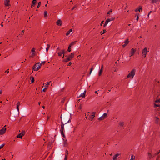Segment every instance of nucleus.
I'll return each mask as SVG.
<instances>
[{
    "label": "nucleus",
    "mask_w": 160,
    "mask_h": 160,
    "mask_svg": "<svg viewBox=\"0 0 160 160\" xmlns=\"http://www.w3.org/2000/svg\"><path fill=\"white\" fill-rule=\"evenodd\" d=\"M41 64L40 62H38L34 65L32 69L35 71H37L41 68Z\"/></svg>",
    "instance_id": "obj_1"
},
{
    "label": "nucleus",
    "mask_w": 160,
    "mask_h": 160,
    "mask_svg": "<svg viewBox=\"0 0 160 160\" xmlns=\"http://www.w3.org/2000/svg\"><path fill=\"white\" fill-rule=\"evenodd\" d=\"M136 70L135 69H133L127 76V78H133L135 74Z\"/></svg>",
    "instance_id": "obj_2"
},
{
    "label": "nucleus",
    "mask_w": 160,
    "mask_h": 160,
    "mask_svg": "<svg viewBox=\"0 0 160 160\" xmlns=\"http://www.w3.org/2000/svg\"><path fill=\"white\" fill-rule=\"evenodd\" d=\"M74 54L73 53H71L66 59L64 60L65 62H67L71 60L74 57Z\"/></svg>",
    "instance_id": "obj_3"
},
{
    "label": "nucleus",
    "mask_w": 160,
    "mask_h": 160,
    "mask_svg": "<svg viewBox=\"0 0 160 160\" xmlns=\"http://www.w3.org/2000/svg\"><path fill=\"white\" fill-rule=\"evenodd\" d=\"M148 52L149 51H148ZM147 49L146 48H145L143 49L142 52V58H144L146 57V55L147 54Z\"/></svg>",
    "instance_id": "obj_4"
},
{
    "label": "nucleus",
    "mask_w": 160,
    "mask_h": 160,
    "mask_svg": "<svg viewBox=\"0 0 160 160\" xmlns=\"http://www.w3.org/2000/svg\"><path fill=\"white\" fill-rule=\"evenodd\" d=\"M69 116H65L63 118V121L65 124L69 122H71L70 119H69Z\"/></svg>",
    "instance_id": "obj_5"
},
{
    "label": "nucleus",
    "mask_w": 160,
    "mask_h": 160,
    "mask_svg": "<svg viewBox=\"0 0 160 160\" xmlns=\"http://www.w3.org/2000/svg\"><path fill=\"white\" fill-rule=\"evenodd\" d=\"M66 51L65 50L63 49L61 50L59 52H58V55L59 56H61L62 54L64 55V54L66 52Z\"/></svg>",
    "instance_id": "obj_6"
},
{
    "label": "nucleus",
    "mask_w": 160,
    "mask_h": 160,
    "mask_svg": "<svg viewBox=\"0 0 160 160\" xmlns=\"http://www.w3.org/2000/svg\"><path fill=\"white\" fill-rule=\"evenodd\" d=\"M107 116V114L106 113H104L102 116L98 118V120L99 121H101L105 119Z\"/></svg>",
    "instance_id": "obj_7"
},
{
    "label": "nucleus",
    "mask_w": 160,
    "mask_h": 160,
    "mask_svg": "<svg viewBox=\"0 0 160 160\" xmlns=\"http://www.w3.org/2000/svg\"><path fill=\"white\" fill-rule=\"evenodd\" d=\"M6 126V125H5L2 129L0 130V135H2L5 133L6 131V128L5 127Z\"/></svg>",
    "instance_id": "obj_8"
},
{
    "label": "nucleus",
    "mask_w": 160,
    "mask_h": 160,
    "mask_svg": "<svg viewBox=\"0 0 160 160\" xmlns=\"http://www.w3.org/2000/svg\"><path fill=\"white\" fill-rule=\"evenodd\" d=\"M136 51V49L132 48L130 51V55L129 56L130 57L133 55L134 54L135 52Z\"/></svg>",
    "instance_id": "obj_9"
},
{
    "label": "nucleus",
    "mask_w": 160,
    "mask_h": 160,
    "mask_svg": "<svg viewBox=\"0 0 160 160\" xmlns=\"http://www.w3.org/2000/svg\"><path fill=\"white\" fill-rule=\"evenodd\" d=\"M25 134V131H22L21 133L18 134L17 136V137L18 138H20L22 137Z\"/></svg>",
    "instance_id": "obj_10"
},
{
    "label": "nucleus",
    "mask_w": 160,
    "mask_h": 160,
    "mask_svg": "<svg viewBox=\"0 0 160 160\" xmlns=\"http://www.w3.org/2000/svg\"><path fill=\"white\" fill-rule=\"evenodd\" d=\"M4 5L6 6H10V0H5L4 1Z\"/></svg>",
    "instance_id": "obj_11"
},
{
    "label": "nucleus",
    "mask_w": 160,
    "mask_h": 160,
    "mask_svg": "<svg viewBox=\"0 0 160 160\" xmlns=\"http://www.w3.org/2000/svg\"><path fill=\"white\" fill-rule=\"evenodd\" d=\"M95 112H93L92 113V115L89 118V120H90L91 121H92L93 120V118L95 117Z\"/></svg>",
    "instance_id": "obj_12"
},
{
    "label": "nucleus",
    "mask_w": 160,
    "mask_h": 160,
    "mask_svg": "<svg viewBox=\"0 0 160 160\" xmlns=\"http://www.w3.org/2000/svg\"><path fill=\"white\" fill-rule=\"evenodd\" d=\"M64 124L63 123L62 121L61 122V129L60 130V132L63 131L64 130Z\"/></svg>",
    "instance_id": "obj_13"
},
{
    "label": "nucleus",
    "mask_w": 160,
    "mask_h": 160,
    "mask_svg": "<svg viewBox=\"0 0 160 160\" xmlns=\"http://www.w3.org/2000/svg\"><path fill=\"white\" fill-rule=\"evenodd\" d=\"M110 19H109V18L107 19L106 20V21L105 24L103 25V27H105L107 26V24L108 23V22H110Z\"/></svg>",
    "instance_id": "obj_14"
},
{
    "label": "nucleus",
    "mask_w": 160,
    "mask_h": 160,
    "mask_svg": "<svg viewBox=\"0 0 160 160\" xmlns=\"http://www.w3.org/2000/svg\"><path fill=\"white\" fill-rule=\"evenodd\" d=\"M57 25L58 26H60L62 25V22L60 19L58 20L56 22Z\"/></svg>",
    "instance_id": "obj_15"
},
{
    "label": "nucleus",
    "mask_w": 160,
    "mask_h": 160,
    "mask_svg": "<svg viewBox=\"0 0 160 160\" xmlns=\"http://www.w3.org/2000/svg\"><path fill=\"white\" fill-rule=\"evenodd\" d=\"M86 90L84 91L83 93H82L78 97H82V98H84L85 96V94L86 92Z\"/></svg>",
    "instance_id": "obj_16"
},
{
    "label": "nucleus",
    "mask_w": 160,
    "mask_h": 160,
    "mask_svg": "<svg viewBox=\"0 0 160 160\" xmlns=\"http://www.w3.org/2000/svg\"><path fill=\"white\" fill-rule=\"evenodd\" d=\"M50 83H51V85H52V83L51 81L47 82V83H44L43 84L44 85L45 84V86L46 87H48V85H50Z\"/></svg>",
    "instance_id": "obj_17"
},
{
    "label": "nucleus",
    "mask_w": 160,
    "mask_h": 160,
    "mask_svg": "<svg viewBox=\"0 0 160 160\" xmlns=\"http://www.w3.org/2000/svg\"><path fill=\"white\" fill-rule=\"evenodd\" d=\"M37 1V0H33L32 1V3L31 4V8H32V6L34 7L35 6Z\"/></svg>",
    "instance_id": "obj_18"
},
{
    "label": "nucleus",
    "mask_w": 160,
    "mask_h": 160,
    "mask_svg": "<svg viewBox=\"0 0 160 160\" xmlns=\"http://www.w3.org/2000/svg\"><path fill=\"white\" fill-rule=\"evenodd\" d=\"M120 155V154L119 153H117L115 155H114V156L113 157V160H116L117 159V158Z\"/></svg>",
    "instance_id": "obj_19"
},
{
    "label": "nucleus",
    "mask_w": 160,
    "mask_h": 160,
    "mask_svg": "<svg viewBox=\"0 0 160 160\" xmlns=\"http://www.w3.org/2000/svg\"><path fill=\"white\" fill-rule=\"evenodd\" d=\"M20 105V102L19 101L18 102V103L17 104V108H16L19 112V106Z\"/></svg>",
    "instance_id": "obj_20"
},
{
    "label": "nucleus",
    "mask_w": 160,
    "mask_h": 160,
    "mask_svg": "<svg viewBox=\"0 0 160 160\" xmlns=\"http://www.w3.org/2000/svg\"><path fill=\"white\" fill-rule=\"evenodd\" d=\"M142 7H141V6H140L138 8H137L135 10V12L139 11V12H140V11L142 10Z\"/></svg>",
    "instance_id": "obj_21"
},
{
    "label": "nucleus",
    "mask_w": 160,
    "mask_h": 160,
    "mask_svg": "<svg viewBox=\"0 0 160 160\" xmlns=\"http://www.w3.org/2000/svg\"><path fill=\"white\" fill-rule=\"evenodd\" d=\"M72 29H71L69 30L68 31L66 34V36H68L70 33L72 32Z\"/></svg>",
    "instance_id": "obj_22"
},
{
    "label": "nucleus",
    "mask_w": 160,
    "mask_h": 160,
    "mask_svg": "<svg viewBox=\"0 0 160 160\" xmlns=\"http://www.w3.org/2000/svg\"><path fill=\"white\" fill-rule=\"evenodd\" d=\"M129 42L128 39H127L124 42V44L127 45Z\"/></svg>",
    "instance_id": "obj_23"
},
{
    "label": "nucleus",
    "mask_w": 160,
    "mask_h": 160,
    "mask_svg": "<svg viewBox=\"0 0 160 160\" xmlns=\"http://www.w3.org/2000/svg\"><path fill=\"white\" fill-rule=\"evenodd\" d=\"M30 79L31 80V83H33L34 81V78L33 77H30Z\"/></svg>",
    "instance_id": "obj_24"
},
{
    "label": "nucleus",
    "mask_w": 160,
    "mask_h": 160,
    "mask_svg": "<svg viewBox=\"0 0 160 160\" xmlns=\"http://www.w3.org/2000/svg\"><path fill=\"white\" fill-rule=\"evenodd\" d=\"M160 1V0H151L152 3H154Z\"/></svg>",
    "instance_id": "obj_25"
},
{
    "label": "nucleus",
    "mask_w": 160,
    "mask_h": 160,
    "mask_svg": "<svg viewBox=\"0 0 160 160\" xmlns=\"http://www.w3.org/2000/svg\"><path fill=\"white\" fill-rule=\"evenodd\" d=\"M76 41L72 42L70 44L69 46H71V47H72V46H73L74 45H75L76 44Z\"/></svg>",
    "instance_id": "obj_26"
},
{
    "label": "nucleus",
    "mask_w": 160,
    "mask_h": 160,
    "mask_svg": "<svg viewBox=\"0 0 160 160\" xmlns=\"http://www.w3.org/2000/svg\"><path fill=\"white\" fill-rule=\"evenodd\" d=\"M50 45L49 44H48L47 45V48H46V51L47 52H48V50L50 48Z\"/></svg>",
    "instance_id": "obj_27"
},
{
    "label": "nucleus",
    "mask_w": 160,
    "mask_h": 160,
    "mask_svg": "<svg viewBox=\"0 0 160 160\" xmlns=\"http://www.w3.org/2000/svg\"><path fill=\"white\" fill-rule=\"evenodd\" d=\"M103 70L102 69H100L99 70L98 73L99 76H100L102 73Z\"/></svg>",
    "instance_id": "obj_28"
},
{
    "label": "nucleus",
    "mask_w": 160,
    "mask_h": 160,
    "mask_svg": "<svg viewBox=\"0 0 160 160\" xmlns=\"http://www.w3.org/2000/svg\"><path fill=\"white\" fill-rule=\"evenodd\" d=\"M119 124L120 126L122 127L124 125V123L123 122H121L119 123Z\"/></svg>",
    "instance_id": "obj_29"
},
{
    "label": "nucleus",
    "mask_w": 160,
    "mask_h": 160,
    "mask_svg": "<svg viewBox=\"0 0 160 160\" xmlns=\"http://www.w3.org/2000/svg\"><path fill=\"white\" fill-rule=\"evenodd\" d=\"M106 32V30H104L103 31H102L100 33H101V35H102L105 32Z\"/></svg>",
    "instance_id": "obj_30"
},
{
    "label": "nucleus",
    "mask_w": 160,
    "mask_h": 160,
    "mask_svg": "<svg viewBox=\"0 0 160 160\" xmlns=\"http://www.w3.org/2000/svg\"><path fill=\"white\" fill-rule=\"evenodd\" d=\"M64 147H66L67 146V140H66V141L64 142Z\"/></svg>",
    "instance_id": "obj_31"
},
{
    "label": "nucleus",
    "mask_w": 160,
    "mask_h": 160,
    "mask_svg": "<svg viewBox=\"0 0 160 160\" xmlns=\"http://www.w3.org/2000/svg\"><path fill=\"white\" fill-rule=\"evenodd\" d=\"M71 46H69L68 48V51L69 52H70L71 51Z\"/></svg>",
    "instance_id": "obj_32"
},
{
    "label": "nucleus",
    "mask_w": 160,
    "mask_h": 160,
    "mask_svg": "<svg viewBox=\"0 0 160 160\" xmlns=\"http://www.w3.org/2000/svg\"><path fill=\"white\" fill-rule=\"evenodd\" d=\"M135 158V156L133 155H132L131 157V158L130 160H134Z\"/></svg>",
    "instance_id": "obj_33"
},
{
    "label": "nucleus",
    "mask_w": 160,
    "mask_h": 160,
    "mask_svg": "<svg viewBox=\"0 0 160 160\" xmlns=\"http://www.w3.org/2000/svg\"><path fill=\"white\" fill-rule=\"evenodd\" d=\"M61 134L62 135V137H64V138H65V136L63 133V131H62V132H61Z\"/></svg>",
    "instance_id": "obj_34"
},
{
    "label": "nucleus",
    "mask_w": 160,
    "mask_h": 160,
    "mask_svg": "<svg viewBox=\"0 0 160 160\" xmlns=\"http://www.w3.org/2000/svg\"><path fill=\"white\" fill-rule=\"evenodd\" d=\"M154 107H160V105L157 104L155 103H154Z\"/></svg>",
    "instance_id": "obj_35"
},
{
    "label": "nucleus",
    "mask_w": 160,
    "mask_h": 160,
    "mask_svg": "<svg viewBox=\"0 0 160 160\" xmlns=\"http://www.w3.org/2000/svg\"><path fill=\"white\" fill-rule=\"evenodd\" d=\"M41 2H39L38 3V5L37 6V8H39V7H40V6H41Z\"/></svg>",
    "instance_id": "obj_36"
},
{
    "label": "nucleus",
    "mask_w": 160,
    "mask_h": 160,
    "mask_svg": "<svg viewBox=\"0 0 160 160\" xmlns=\"http://www.w3.org/2000/svg\"><path fill=\"white\" fill-rule=\"evenodd\" d=\"M5 144V143H3L0 146V149L2 148L4 146Z\"/></svg>",
    "instance_id": "obj_37"
},
{
    "label": "nucleus",
    "mask_w": 160,
    "mask_h": 160,
    "mask_svg": "<svg viewBox=\"0 0 160 160\" xmlns=\"http://www.w3.org/2000/svg\"><path fill=\"white\" fill-rule=\"evenodd\" d=\"M47 11H44V17H45L47 16Z\"/></svg>",
    "instance_id": "obj_38"
},
{
    "label": "nucleus",
    "mask_w": 160,
    "mask_h": 160,
    "mask_svg": "<svg viewBox=\"0 0 160 160\" xmlns=\"http://www.w3.org/2000/svg\"><path fill=\"white\" fill-rule=\"evenodd\" d=\"M155 102H160V98L159 99H157L155 101Z\"/></svg>",
    "instance_id": "obj_39"
},
{
    "label": "nucleus",
    "mask_w": 160,
    "mask_h": 160,
    "mask_svg": "<svg viewBox=\"0 0 160 160\" xmlns=\"http://www.w3.org/2000/svg\"><path fill=\"white\" fill-rule=\"evenodd\" d=\"M112 12V9H110V10H109V11H108V12H107V14H109L110 13V12Z\"/></svg>",
    "instance_id": "obj_40"
},
{
    "label": "nucleus",
    "mask_w": 160,
    "mask_h": 160,
    "mask_svg": "<svg viewBox=\"0 0 160 160\" xmlns=\"http://www.w3.org/2000/svg\"><path fill=\"white\" fill-rule=\"evenodd\" d=\"M93 69V67H92L90 69V72H89V74H91V73Z\"/></svg>",
    "instance_id": "obj_41"
},
{
    "label": "nucleus",
    "mask_w": 160,
    "mask_h": 160,
    "mask_svg": "<svg viewBox=\"0 0 160 160\" xmlns=\"http://www.w3.org/2000/svg\"><path fill=\"white\" fill-rule=\"evenodd\" d=\"M115 18L112 17L111 18H109V19H110V21H111L114 20L115 19Z\"/></svg>",
    "instance_id": "obj_42"
},
{
    "label": "nucleus",
    "mask_w": 160,
    "mask_h": 160,
    "mask_svg": "<svg viewBox=\"0 0 160 160\" xmlns=\"http://www.w3.org/2000/svg\"><path fill=\"white\" fill-rule=\"evenodd\" d=\"M77 7L76 5H75L71 9V10L72 11L75 8H76Z\"/></svg>",
    "instance_id": "obj_43"
},
{
    "label": "nucleus",
    "mask_w": 160,
    "mask_h": 160,
    "mask_svg": "<svg viewBox=\"0 0 160 160\" xmlns=\"http://www.w3.org/2000/svg\"><path fill=\"white\" fill-rule=\"evenodd\" d=\"M89 112H88V113L87 114V115H85V116H86V118H88V115H89Z\"/></svg>",
    "instance_id": "obj_44"
},
{
    "label": "nucleus",
    "mask_w": 160,
    "mask_h": 160,
    "mask_svg": "<svg viewBox=\"0 0 160 160\" xmlns=\"http://www.w3.org/2000/svg\"><path fill=\"white\" fill-rule=\"evenodd\" d=\"M67 155H65V158L64 159V160H67Z\"/></svg>",
    "instance_id": "obj_45"
},
{
    "label": "nucleus",
    "mask_w": 160,
    "mask_h": 160,
    "mask_svg": "<svg viewBox=\"0 0 160 160\" xmlns=\"http://www.w3.org/2000/svg\"><path fill=\"white\" fill-rule=\"evenodd\" d=\"M66 155H67V156L68 154V151L67 150H66L65 151Z\"/></svg>",
    "instance_id": "obj_46"
},
{
    "label": "nucleus",
    "mask_w": 160,
    "mask_h": 160,
    "mask_svg": "<svg viewBox=\"0 0 160 160\" xmlns=\"http://www.w3.org/2000/svg\"><path fill=\"white\" fill-rule=\"evenodd\" d=\"M46 89H47L46 88H45L43 89L42 91L44 92H45L46 91Z\"/></svg>",
    "instance_id": "obj_47"
},
{
    "label": "nucleus",
    "mask_w": 160,
    "mask_h": 160,
    "mask_svg": "<svg viewBox=\"0 0 160 160\" xmlns=\"http://www.w3.org/2000/svg\"><path fill=\"white\" fill-rule=\"evenodd\" d=\"M31 51H32V52H35V48H33L32 49Z\"/></svg>",
    "instance_id": "obj_48"
},
{
    "label": "nucleus",
    "mask_w": 160,
    "mask_h": 160,
    "mask_svg": "<svg viewBox=\"0 0 160 160\" xmlns=\"http://www.w3.org/2000/svg\"><path fill=\"white\" fill-rule=\"evenodd\" d=\"M104 22V21H102L101 22V24H100V25L101 26H102V24L103 23V22Z\"/></svg>",
    "instance_id": "obj_49"
},
{
    "label": "nucleus",
    "mask_w": 160,
    "mask_h": 160,
    "mask_svg": "<svg viewBox=\"0 0 160 160\" xmlns=\"http://www.w3.org/2000/svg\"><path fill=\"white\" fill-rule=\"evenodd\" d=\"M5 72H7V73H8V72H9V69H8V70H7L5 71Z\"/></svg>",
    "instance_id": "obj_50"
},
{
    "label": "nucleus",
    "mask_w": 160,
    "mask_h": 160,
    "mask_svg": "<svg viewBox=\"0 0 160 160\" xmlns=\"http://www.w3.org/2000/svg\"><path fill=\"white\" fill-rule=\"evenodd\" d=\"M152 12V11H150V12L148 13V17H149V15H150V13H151Z\"/></svg>",
    "instance_id": "obj_51"
},
{
    "label": "nucleus",
    "mask_w": 160,
    "mask_h": 160,
    "mask_svg": "<svg viewBox=\"0 0 160 160\" xmlns=\"http://www.w3.org/2000/svg\"><path fill=\"white\" fill-rule=\"evenodd\" d=\"M138 19H139V17H138V16L137 15V18H136V20L137 21H138Z\"/></svg>",
    "instance_id": "obj_52"
},
{
    "label": "nucleus",
    "mask_w": 160,
    "mask_h": 160,
    "mask_svg": "<svg viewBox=\"0 0 160 160\" xmlns=\"http://www.w3.org/2000/svg\"><path fill=\"white\" fill-rule=\"evenodd\" d=\"M47 120H48L50 118V117H49V116H48L47 117Z\"/></svg>",
    "instance_id": "obj_53"
},
{
    "label": "nucleus",
    "mask_w": 160,
    "mask_h": 160,
    "mask_svg": "<svg viewBox=\"0 0 160 160\" xmlns=\"http://www.w3.org/2000/svg\"><path fill=\"white\" fill-rule=\"evenodd\" d=\"M72 62H69V63H68V66H70L72 64Z\"/></svg>",
    "instance_id": "obj_54"
},
{
    "label": "nucleus",
    "mask_w": 160,
    "mask_h": 160,
    "mask_svg": "<svg viewBox=\"0 0 160 160\" xmlns=\"http://www.w3.org/2000/svg\"><path fill=\"white\" fill-rule=\"evenodd\" d=\"M126 45L125 44H123L122 46L123 47V48H124L126 47Z\"/></svg>",
    "instance_id": "obj_55"
},
{
    "label": "nucleus",
    "mask_w": 160,
    "mask_h": 160,
    "mask_svg": "<svg viewBox=\"0 0 160 160\" xmlns=\"http://www.w3.org/2000/svg\"><path fill=\"white\" fill-rule=\"evenodd\" d=\"M79 108V109H81V108H82V107H81V106H79V108Z\"/></svg>",
    "instance_id": "obj_56"
},
{
    "label": "nucleus",
    "mask_w": 160,
    "mask_h": 160,
    "mask_svg": "<svg viewBox=\"0 0 160 160\" xmlns=\"http://www.w3.org/2000/svg\"><path fill=\"white\" fill-rule=\"evenodd\" d=\"M101 69H102L103 70V65H102V66Z\"/></svg>",
    "instance_id": "obj_57"
},
{
    "label": "nucleus",
    "mask_w": 160,
    "mask_h": 160,
    "mask_svg": "<svg viewBox=\"0 0 160 160\" xmlns=\"http://www.w3.org/2000/svg\"><path fill=\"white\" fill-rule=\"evenodd\" d=\"M2 90H0V94H1L2 93Z\"/></svg>",
    "instance_id": "obj_58"
},
{
    "label": "nucleus",
    "mask_w": 160,
    "mask_h": 160,
    "mask_svg": "<svg viewBox=\"0 0 160 160\" xmlns=\"http://www.w3.org/2000/svg\"><path fill=\"white\" fill-rule=\"evenodd\" d=\"M80 56L81 55H78V56H77V58H79V57H80Z\"/></svg>",
    "instance_id": "obj_59"
},
{
    "label": "nucleus",
    "mask_w": 160,
    "mask_h": 160,
    "mask_svg": "<svg viewBox=\"0 0 160 160\" xmlns=\"http://www.w3.org/2000/svg\"><path fill=\"white\" fill-rule=\"evenodd\" d=\"M24 30H22V33H24Z\"/></svg>",
    "instance_id": "obj_60"
},
{
    "label": "nucleus",
    "mask_w": 160,
    "mask_h": 160,
    "mask_svg": "<svg viewBox=\"0 0 160 160\" xmlns=\"http://www.w3.org/2000/svg\"><path fill=\"white\" fill-rule=\"evenodd\" d=\"M60 50V49L59 48H57V50Z\"/></svg>",
    "instance_id": "obj_61"
},
{
    "label": "nucleus",
    "mask_w": 160,
    "mask_h": 160,
    "mask_svg": "<svg viewBox=\"0 0 160 160\" xmlns=\"http://www.w3.org/2000/svg\"><path fill=\"white\" fill-rule=\"evenodd\" d=\"M45 63V61L42 62V63H43V64H44Z\"/></svg>",
    "instance_id": "obj_62"
},
{
    "label": "nucleus",
    "mask_w": 160,
    "mask_h": 160,
    "mask_svg": "<svg viewBox=\"0 0 160 160\" xmlns=\"http://www.w3.org/2000/svg\"><path fill=\"white\" fill-rule=\"evenodd\" d=\"M160 152V150L159 151V152H158L157 153V155H158V154Z\"/></svg>",
    "instance_id": "obj_63"
},
{
    "label": "nucleus",
    "mask_w": 160,
    "mask_h": 160,
    "mask_svg": "<svg viewBox=\"0 0 160 160\" xmlns=\"http://www.w3.org/2000/svg\"><path fill=\"white\" fill-rule=\"evenodd\" d=\"M160 152V150L159 151V152H158L157 153V155H158V154Z\"/></svg>",
    "instance_id": "obj_64"
}]
</instances>
